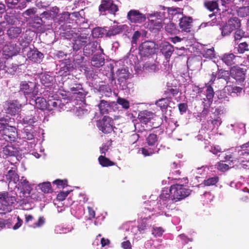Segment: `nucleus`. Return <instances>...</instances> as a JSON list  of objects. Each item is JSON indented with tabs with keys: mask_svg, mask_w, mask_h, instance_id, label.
I'll return each instance as SVG.
<instances>
[{
	"mask_svg": "<svg viewBox=\"0 0 249 249\" xmlns=\"http://www.w3.org/2000/svg\"><path fill=\"white\" fill-rule=\"evenodd\" d=\"M191 193V190L182 185L176 184L172 185L170 188L163 189L160 196L159 199L154 200L151 201L150 206L158 205L157 207L153 209L156 210V209L162 210L163 212L165 213V209H168L170 205L178 201L187 197Z\"/></svg>",
	"mask_w": 249,
	"mask_h": 249,
	"instance_id": "f257e3e1",
	"label": "nucleus"
},
{
	"mask_svg": "<svg viewBox=\"0 0 249 249\" xmlns=\"http://www.w3.org/2000/svg\"><path fill=\"white\" fill-rule=\"evenodd\" d=\"M202 111L194 114L198 122H202L201 131H212L215 128H217L222 124L221 115L225 112V108L220 106L210 109L209 104L202 103Z\"/></svg>",
	"mask_w": 249,
	"mask_h": 249,
	"instance_id": "f03ea898",
	"label": "nucleus"
},
{
	"mask_svg": "<svg viewBox=\"0 0 249 249\" xmlns=\"http://www.w3.org/2000/svg\"><path fill=\"white\" fill-rule=\"evenodd\" d=\"M44 96H48V100L42 97H38L36 93L28 101L29 104L34 107V109L49 111L55 110L58 111L64 110L65 105L68 103V99L63 97L61 94H51L43 91Z\"/></svg>",
	"mask_w": 249,
	"mask_h": 249,
	"instance_id": "7ed1b4c3",
	"label": "nucleus"
},
{
	"mask_svg": "<svg viewBox=\"0 0 249 249\" xmlns=\"http://www.w3.org/2000/svg\"><path fill=\"white\" fill-rule=\"evenodd\" d=\"M6 179L8 183V187L12 190L17 188V196L20 197H27L29 196L32 189L31 184L27 180L25 177H19L15 170H10L6 175Z\"/></svg>",
	"mask_w": 249,
	"mask_h": 249,
	"instance_id": "20e7f679",
	"label": "nucleus"
},
{
	"mask_svg": "<svg viewBox=\"0 0 249 249\" xmlns=\"http://www.w3.org/2000/svg\"><path fill=\"white\" fill-rule=\"evenodd\" d=\"M108 67L107 71L110 72L111 76V84H114L117 89L127 91L129 89V86L131 83L128 82L130 76L128 68L126 66H123L118 69L116 72V77L115 78L114 64L113 63H107Z\"/></svg>",
	"mask_w": 249,
	"mask_h": 249,
	"instance_id": "39448f33",
	"label": "nucleus"
},
{
	"mask_svg": "<svg viewBox=\"0 0 249 249\" xmlns=\"http://www.w3.org/2000/svg\"><path fill=\"white\" fill-rule=\"evenodd\" d=\"M153 198V196H151V200L148 202L149 207H145L144 210H142L139 214L140 218L138 221V226L137 227H134L132 228V232H134L135 231L138 230L140 233H144L150 229L153 224L152 220H151V216L154 215L153 214H150L151 211H154L161 214H162L164 213L163 212L162 210L158 209L157 208L156 210L153 209V207H157L158 205L156 204L155 206L151 205L150 206L151 201H152ZM146 205L148 206V204H146Z\"/></svg>",
	"mask_w": 249,
	"mask_h": 249,
	"instance_id": "423d86ee",
	"label": "nucleus"
},
{
	"mask_svg": "<svg viewBox=\"0 0 249 249\" xmlns=\"http://www.w3.org/2000/svg\"><path fill=\"white\" fill-rule=\"evenodd\" d=\"M14 121V119L8 116L0 117V142L3 140L12 143L18 138L17 128L10 123Z\"/></svg>",
	"mask_w": 249,
	"mask_h": 249,
	"instance_id": "0eeeda50",
	"label": "nucleus"
},
{
	"mask_svg": "<svg viewBox=\"0 0 249 249\" xmlns=\"http://www.w3.org/2000/svg\"><path fill=\"white\" fill-rule=\"evenodd\" d=\"M19 44L21 47V54L24 57H27V59L34 63H40L43 61L44 54L34 45H30L29 39L21 38L19 39Z\"/></svg>",
	"mask_w": 249,
	"mask_h": 249,
	"instance_id": "6e6552de",
	"label": "nucleus"
},
{
	"mask_svg": "<svg viewBox=\"0 0 249 249\" xmlns=\"http://www.w3.org/2000/svg\"><path fill=\"white\" fill-rule=\"evenodd\" d=\"M63 88L65 92L73 94L77 100L83 101L88 93L83 88L82 85L78 82L75 78H68L63 81Z\"/></svg>",
	"mask_w": 249,
	"mask_h": 249,
	"instance_id": "1a4fd4ad",
	"label": "nucleus"
},
{
	"mask_svg": "<svg viewBox=\"0 0 249 249\" xmlns=\"http://www.w3.org/2000/svg\"><path fill=\"white\" fill-rule=\"evenodd\" d=\"M16 201L15 196H9L7 192L0 193V215L8 216L14 209L13 204Z\"/></svg>",
	"mask_w": 249,
	"mask_h": 249,
	"instance_id": "9d476101",
	"label": "nucleus"
},
{
	"mask_svg": "<svg viewBox=\"0 0 249 249\" xmlns=\"http://www.w3.org/2000/svg\"><path fill=\"white\" fill-rule=\"evenodd\" d=\"M40 82L42 85L44 86V90L43 92L51 94H61L58 93L57 88V83H56L55 78L50 73H44L40 78Z\"/></svg>",
	"mask_w": 249,
	"mask_h": 249,
	"instance_id": "9b49d317",
	"label": "nucleus"
},
{
	"mask_svg": "<svg viewBox=\"0 0 249 249\" xmlns=\"http://www.w3.org/2000/svg\"><path fill=\"white\" fill-rule=\"evenodd\" d=\"M155 116V114L147 110H144L140 112L138 114V119L141 124L138 123L135 125V130L138 133H142L146 130L144 125L147 127V125L151 126V120Z\"/></svg>",
	"mask_w": 249,
	"mask_h": 249,
	"instance_id": "f8f14e48",
	"label": "nucleus"
},
{
	"mask_svg": "<svg viewBox=\"0 0 249 249\" xmlns=\"http://www.w3.org/2000/svg\"><path fill=\"white\" fill-rule=\"evenodd\" d=\"M33 81H23L19 83V90L28 98V101L38 92V88L36 80L34 79Z\"/></svg>",
	"mask_w": 249,
	"mask_h": 249,
	"instance_id": "ddd939ff",
	"label": "nucleus"
},
{
	"mask_svg": "<svg viewBox=\"0 0 249 249\" xmlns=\"http://www.w3.org/2000/svg\"><path fill=\"white\" fill-rule=\"evenodd\" d=\"M146 143L152 148H147L146 147L142 148V153L144 156H150L158 152L159 149L155 148L159 143V137L157 135L150 133L146 138Z\"/></svg>",
	"mask_w": 249,
	"mask_h": 249,
	"instance_id": "4468645a",
	"label": "nucleus"
},
{
	"mask_svg": "<svg viewBox=\"0 0 249 249\" xmlns=\"http://www.w3.org/2000/svg\"><path fill=\"white\" fill-rule=\"evenodd\" d=\"M157 47L152 41L142 42L139 47V53L141 58H147L156 53Z\"/></svg>",
	"mask_w": 249,
	"mask_h": 249,
	"instance_id": "2eb2a0df",
	"label": "nucleus"
},
{
	"mask_svg": "<svg viewBox=\"0 0 249 249\" xmlns=\"http://www.w3.org/2000/svg\"><path fill=\"white\" fill-rule=\"evenodd\" d=\"M114 121L111 117L105 115L103 118L97 122V126L99 129L105 134L115 132V129H117L114 126Z\"/></svg>",
	"mask_w": 249,
	"mask_h": 249,
	"instance_id": "dca6fc26",
	"label": "nucleus"
},
{
	"mask_svg": "<svg viewBox=\"0 0 249 249\" xmlns=\"http://www.w3.org/2000/svg\"><path fill=\"white\" fill-rule=\"evenodd\" d=\"M241 26L240 19L237 17L230 18L228 22L220 28L222 36L230 35L232 31Z\"/></svg>",
	"mask_w": 249,
	"mask_h": 249,
	"instance_id": "f3484780",
	"label": "nucleus"
},
{
	"mask_svg": "<svg viewBox=\"0 0 249 249\" xmlns=\"http://www.w3.org/2000/svg\"><path fill=\"white\" fill-rule=\"evenodd\" d=\"M11 216V215H8V216H5L6 219H1L0 220V227L1 228L7 227L10 228L13 223H15V224L13 227V229L14 230H18L19 229L23 224V220L19 217L15 215L14 216Z\"/></svg>",
	"mask_w": 249,
	"mask_h": 249,
	"instance_id": "a211bd4d",
	"label": "nucleus"
},
{
	"mask_svg": "<svg viewBox=\"0 0 249 249\" xmlns=\"http://www.w3.org/2000/svg\"><path fill=\"white\" fill-rule=\"evenodd\" d=\"M41 120L37 110L36 109H31L29 112H26L21 120L23 124H26L27 126H31L34 127L38 125L39 121Z\"/></svg>",
	"mask_w": 249,
	"mask_h": 249,
	"instance_id": "6ab92c4d",
	"label": "nucleus"
},
{
	"mask_svg": "<svg viewBox=\"0 0 249 249\" xmlns=\"http://www.w3.org/2000/svg\"><path fill=\"white\" fill-rule=\"evenodd\" d=\"M22 106L15 101L9 99L3 103L4 112L11 116H15L21 111Z\"/></svg>",
	"mask_w": 249,
	"mask_h": 249,
	"instance_id": "aec40b11",
	"label": "nucleus"
},
{
	"mask_svg": "<svg viewBox=\"0 0 249 249\" xmlns=\"http://www.w3.org/2000/svg\"><path fill=\"white\" fill-rule=\"evenodd\" d=\"M58 73L63 76L70 75V73L74 70V64L70 57L60 61Z\"/></svg>",
	"mask_w": 249,
	"mask_h": 249,
	"instance_id": "412c9836",
	"label": "nucleus"
},
{
	"mask_svg": "<svg viewBox=\"0 0 249 249\" xmlns=\"http://www.w3.org/2000/svg\"><path fill=\"white\" fill-rule=\"evenodd\" d=\"M101 81L99 84L90 83L89 86L93 88L95 92H98L102 96L109 97L112 95V90L108 85L103 84Z\"/></svg>",
	"mask_w": 249,
	"mask_h": 249,
	"instance_id": "4be33fe9",
	"label": "nucleus"
},
{
	"mask_svg": "<svg viewBox=\"0 0 249 249\" xmlns=\"http://www.w3.org/2000/svg\"><path fill=\"white\" fill-rule=\"evenodd\" d=\"M117 104L115 102H109L104 100H101L98 107L100 110V113L102 115H106L107 114L112 115L115 111V107Z\"/></svg>",
	"mask_w": 249,
	"mask_h": 249,
	"instance_id": "5701e85b",
	"label": "nucleus"
},
{
	"mask_svg": "<svg viewBox=\"0 0 249 249\" xmlns=\"http://www.w3.org/2000/svg\"><path fill=\"white\" fill-rule=\"evenodd\" d=\"M99 47H100L98 42L90 41L89 37V41L83 48V55L86 57H90L99 52Z\"/></svg>",
	"mask_w": 249,
	"mask_h": 249,
	"instance_id": "b1692460",
	"label": "nucleus"
},
{
	"mask_svg": "<svg viewBox=\"0 0 249 249\" xmlns=\"http://www.w3.org/2000/svg\"><path fill=\"white\" fill-rule=\"evenodd\" d=\"M246 71L238 66L232 67L230 70V76L235 80L238 84L243 83L245 79Z\"/></svg>",
	"mask_w": 249,
	"mask_h": 249,
	"instance_id": "393cba45",
	"label": "nucleus"
},
{
	"mask_svg": "<svg viewBox=\"0 0 249 249\" xmlns=\"http://www.w3.org/2000/svg\"><path fill=\"white\" fill-rule=\"evenodd\" d=\"M99 52L92 56L90 61L91 66L97 68L103 66L105 64V55L103 53V49L99 47Z\"/></svg>",
	"mask_w": 249,
	"mask_h": 249,
	"instance_id": "a878e982",
	"label": "nucleus"
},
{
	"mask_svg": "<svg viewBox=\"0 0 249 249\" xmlns=\"http://www.w3.org/2000/svg\"><path fill=\"white\" fill-rule=\"evenodd\" d=\"M21 47L17 44L5 45L3 48V54L7 59L21 53Z\"/></svg>",
	"mask_w": 249,
	"mask_h": 249,
	"instance_id": "bb28decb",
	"label": "nucleus"
},
{
	"mask_svg": "<svg viewBox=\"0 0 249 249\" xmlns=\"http://www.w3.org/2000/svg\"><path fill=\"white\" fill-rule=\"evenodd\" d=\"M89 41V37L84 35H79L73 38L72 41V52L81 51L83 47Z\"/></svg>",
	"mask_w": 249,
	"mask_h": 249,
	"instance_id": "cd10ccee",
	"label": "nucleus"
},
{
	"mask_svg": "<svg viewBox=\"0 0 249 249\" xmlns=\"http://www.w3.org/2000/svg\"><path fill=\"white\" fill-rule=\"evenodd\" d=\"M127 18L132 23H141L146 20L145 16L137 10H130L127 13Z\"/></svg>",
	"mask_w": 249,
	"mask_h": 249,
	"instance_id": "c85d7f7f",
	"label": "nucleus"
},
{
	"mask_svg": "<svg viewBox=\"0 0 249 249\" xmlns=\"http://www.w3.org/2000/svg\"><path fill=\"white\" fill-rule=\"evenodd\" d=\"M106 36L111 37L117 34L125 32L129 28L128 26L125 24L119 25H113L110 27H106Z\"/></svg>",
	"mask_w": 249,
	"mask_h": 249,
	"instance_id": "c756f323",
	"label": "nucleus"
},
{
	"mask_svg": "<svg viewBox=\"0 0 249 249\" xmlns=\"http://www.w3.org/2000/svg\"><path fill=\"white\" fill-rule=\"evenodd\" d=\"M35 128L31 126H26L18 133L19 139L32 140L36 136Z\"/></svg>",
	"mask_w": 249,
	"mask_h": 249,
	"instance_id": "7c9ffc66",
	"label": "nucleus"
},
{
	"mask_svg": "<svg viewBox=\"0 0 249 249\" xmlns=\"http://www.w3.org/2000/svg\"><path fill=\"white\" fill-rule=\"evenodd\" d=\"M160 52L164 56L167 62L169 61L172 54L175 52V48L168 42L161 43L160 46Z\"/></svg>",
	"mask_w": 249,
	"mask_h": 249,
	"instance_id": "2f4dec72",
	"label": "nucleus"
},
{
	"mask_svg": "<svg viewBox=\"0 0 249 249\" xmlns=\"http://www.w3.org/2000/svg\"><path fill=\"white\" fill-rule=\"evenodd\" d=\"M18 65L16 64L8 62H0V74L7 73L12 75L16 73Z\"/></svg>",
	"mask_w": 249,
	"mask_h": 249,
	"instance_id": "473e14b6",
	"label": "nucleus"
},
{
	"mask_svg": "<svg viewBox=\"0 0 249 249\" xmlns=\"http://www.w3.org/2000/svg\"><path fill=\"white\" fill-rule=\"evenodd\" d=\"M27 24L30 27L35 29H39L42 26H45V22L43 20L40 15H36L33 18H29L26 20Z\"/></svg>",
	"mask_w": 249,
	"mask_h": 249,
	"instance_id": "72a5a7b5",
	"label": "nucleus"
},
{
	"mask_svg": "<svg viewBox=\"0 0 249 249\" xmlns=\"http://www.w3.org/2000/svg\"><path fill=\"white\" fill-rule=\"evenodd\" d=\"M236 160L234 157H228L225 160H221L217 163V169L221 172L227 171L230 168L233 167Z\"/></svg>",
	"mask_w": 249,
	"mask_h": 249,
	"instance_id": "f704fd0d",
	"label": "nucleus"
},
{
	"mask_svg": "<svg viewBox=\"0 0 249 249\" xmlns=\"http://www.w3.org/2000/svg\"><path fill=\"white\" fill-rule=\"evenodd\" d=\"M22 33V29L20 27L17 26H12L10 27L7 30L6 34L10 40H14L15 39H17L18 37L20 36V38L18 39H21V38H24V39H26L25 37L23 38L22 36H20Z\"/></svg>",
	"mask_w": 249,
	"mask_h": 249,
	"instance_id": "c9c22d12",
	"label": "nucleus"
},
{
	"mask_svg": "<svg viewBox=\"0 0 249 249\" xmlns=\"http://www.w3.org/2000/svg\"><path fill=\"white\" fill-rule=\"evenodd\" d=\"M192 18L189 17H183L180 18L179 25L182 31L190 32L192 27Z\"/></svg>",
	"mask_w": 249,
	"mask_h": 249,
	"instance_id": "e433bc0d",
	"label": "nucleus"
},
{
	"mask_svg": "<svg viewBox=\"0 0 249 249\" xmlns=\"http://www.w3.org/2000/svg\"><path fill=\"white\" fill-rule=\"evenodd\" d=\"M59 12V8L56 6L53 7L49 10H46L40 14L42 18L52 19L55 18Z\"/></svg>",
	"mask_w": 249,
	"mask_h": 249,
	"instance_id": "4c0bfd02",
	"label": "nucleus"
},
{
	"mask_svg": "<svg viewBox=\"0 0 249 249\" xmlns=\"http://www.w3.org/2000/svg\"><path fill=\"white\" fill-rule=\"evenodd\" d=\"M244 144L240 145L239 146H237L235 147H231L227 150V154H226V156H231V154L235 156L237 155L238 156H244L245 155H248V153H245V148H243V146Z\"/></svg>",
	"mask_w": 249,
	"mask_h": 249,
	"instance_id": "58836bf2",
	"label": "nucleus"
},
{
	"mask_svg": "<svg viewBox=\"0 0 249 249\" xmlns=\"http://www.w3.org/2000/svg\"><path fill=\"white\" fill-rule=\"evenodd\" d=\"M171 103V98H165L159 99L156 102V105L160 107L162 112L167 114L168 108L171 107L169 106Z\"/></svg>",
	"mask_w": 249,
	"mask_h": 249,
	"instance_id": "ea45409f",
	"label": "nucleus"
},
{
	"mask_svg": "<svg viewBox=\"0 0 249 249\" xmlns=\"http://www.w3.org/2000/svg\"><path fill=\"white\" fill-rule=\"evenodd\" d=\"M11 98H13L11 99L13 101H15L17 102H18V104H20L21 106L26 102H28V98L25 96L21 91L18 90V91L13 92L11 95Z\"/></svg>",
	"mask_w": 249,
	"mask_h": 249,
	"instance_id": "a19ab883",
	"label": "nucleus"
},
{
	"mask_svg": "<svg viewBox=\"0 0 249 249\" xmlns=\"http://www.w3.org/2000/svg\"><path fill=\"white\" fill-rule=\"evenodd\" d=\"M214 92L213 88L211 86H208L206 90V98L203 99L202 103L211 106L214 97Z\"/></svg>",
	"mask_w": 249,
	"mask_h": 249,
	"instance_id": "79ce46f5",
	"label": "nucleus"
},
{
	"mask_svg": "<svg viewBox=\"0 0 249 249\" xmlns=\"http://www.w3.org/2000/svg\"><path fill=\"white\" fill-rule=\"evenodd\" d=\"M2 151L4 156H21L16 147L8 144L3 148Z\"/></svg>",
	"mask_w": 249,
	"mask_h": 249,
	"instance_id": "37998d69",
	"label": "nucleus"
},
{
	"mask_svg": "<svg viewBox=\"0 0 249 249\" xmlns=\"http://www.w3.org/2000/svg\"><path fill=\"white\" fill-rule=\"evenodd\" d=\"M72 55L73 58L71 59L72 63H74L78 65H80L82 64L85 59V57L83 56V53L82 51L79 52H72L71 53Z\"/></svg>",
	"mask_w": 249,
	"mask_h": 249,
	"instance_id": "c03bdc74",
	"label": "nucleus"
},
{
	"mask_svg": "<svg viewBox=\"0 0 249 249\" xmlns=\"http://www.w3.org/2000/svg\"><path fill=\"white\" fill-rule=\"evenodd\" d=\"M160 8L161 10L165 11L167 10V16H170V18H173V16H175L178 15L180 16H182V14L179 12L180 9L178 8H172V7H166L163 6H160Z\"/></svg>",
	"mask_w": 249,
	"mask_h": 249,
	"instance_id": "a18cd8bd",
	"label": "nucleus"
},
{
	"mask_svg": "<svg viewBox=\"0 0 249 249\" xmlns=\"http://www.w3.org/2000/svg\"><path fill=\"white\" fill-rule=\"evenodd\" d=\"M106 27H95L92 30V36L94 38H99L106 36Z\"/></svg>",
	"mask_w": 249,
	"mask_h": 249,
	"instance_id": "49530a36",
	"label": "nucleus"
},
{
	"mask_svg": "<svg viewBox=\"0 0 249 249\" xmlns=\"http://www.w3.org/2000/svg\"><path fill=\"white\" fill-rule=\"evenodd\" d=\"M112 0H102L101 4L99 6V11L101 14H106L105 12L108 11L110 5L112 4Z\"/></svg>",
	"mask_w": 249,
	"mask_h": 249,
	"instance_id": "de8ad7c7",
	"label": "nucleus"
},
{
	"mask_svg": "<svg viewBox=\"0 0 249 249\" xmlns=\"http://www.w3.org/2000/svg\"><path fill=\"white\" fill-rule=\"evenodd\" d=\"M236 56L234 53L224 54L222 57L223 61L228 66H231L235 64Z\"/></svg>",
	"mask_w": 249,
	"mask_h": 249,
	"instance_id": "09e8293b",
	"label": "nucleus"
},
{
	"mask_svg": "<svg viewBox=\"0 0 249 249\" xmlns=\"http://www.w3.org/2000/svg\"><path fill=\"white\" fill-rule=\"evenodd\" d=\"M217 80L220 79L224 80L226 84L228 83V81L230 79V72L223 69H219L218 68V73Z\"/></svg>",
	"mask_w": 249,
	"mask_h": 249,
	"instance_id": "8fccbe9b",
	"label": "nucleus"
},
{
	"mask_svg": "<svg viewBox=\"0 0 249 249\" xmlns=\"http://www.w3.org/2000/svg\"><path fill=\"white\" fill-rule=\"evenodd\" d=\"M71 213L77 219H80L84 215L85 212L83 207L82 206H78L71 209Z\"/></svg>",
	"mask_w": 249,
	"mask_h": 249,
	"instance_id": "3c124183",
	"label": "nucleus"
},
{
	"mask_svg": "<svg viewBox=\"0 0 249 249\" xmlns=\"http://www.w3.org/2000/svg\"><path fill=\"white\" fill-rule=\"evenodd\" d=\"M247 52H249V49L248 45L246 42L239 43L238 47L233 49V53L235 54L243 53Z\"/></svg>",
	"mask_w": 249,
	"mask_h": 249,
	"instance_id": "603ef678",
	"label": "nucleus"
},
{
	"mask_svg": "<svg viewBox=\"0 0 249 249\" xmlns=\"http://www.w3.org/2000/svg\"><path fill=\"white\" fill-rule=\"evenodd\" d=\"M231 129L234 130L235 132H237L239 135H242L246 133L245 125L244 124H231Z\"/></svg>",
	"mask_w": 249,
	"mask_h": 249,
	"instance_id": "864d4df0",
	"label": "nucleus"
},
{
	"mask_svg": "<svg viewBox=\"0 0 249 249\" xmlns=\"http://www.w3.org/2000/svg\"><path fill=\"white\" fill-rule=\"evenodd\" d=\"M85 74L87 78L89 80V84L90 83L92 82L94 83V81L98 77V75L96 74L92 69H88L86 70Z\"/></svg>",
	"mask_w": 249,
	"mask_h": 249,
	"instance_id": "5fc2aeb1",
	"label": "nucleus"
},
{
	"mask_svg": "<svg viewBox=\"0 0 249 249\" xmlns=\"http://www.w3.org/2000/svg\"><path fill=\"white\" fill-rule=\"evenodd\" d=\"M216 95L219 103L225 104L229 101L228 93L225 91H218L216 92Z\"/></svg>",
	"mask_w": 249,
	"mask_h": 249,
	"instance_id": "6e6d98bb",
	"label": "nucleus"
},
{
	"mask_svg": "<svg viewBox=\"0 0 249 249\" xmlns=\"http://www.w3.org/2000/svg\"><path fill=\"white\" fill-rule=\"evenodd\" d=\"M144 69L149 72H156L159 70V68L156 64L146 63L144 65Z\"/></svg>",
	"mask_w": 249,
	"mask_h": 249,
	"instance_id": "4d7b16f0",
	"label": "nucleus"
},
{
	"mask_svg": "<svg viewBox=\"0 0 249 249\" xmlns=\"http://www.w3.org/2000/svg\"><path fill=\"white\" fill-rule=\"evenodd\" d=\"M237 12L238 16L242 18L249 16V6H243L239 8Z\"/></svg>",
	"mask_w": 249,
	"mask_h": 249,
	"instance_id": "13d9d810",
	"label": "nucleus"
},
{
	"mask_svg": "<svg viewBox=\"0 0 249 249\" xmlns=\"http://www.w3.org/2000/svg\"><path fill=\"white\" fill-rule=\"evenodd\" d=\"M98 160L101 165L103 167H107L114 164L113 162L107 158L106 157H99Z\"/></svg>",
	"mask_w": 249,
	"mask_h": 249,
	"instance_id": "bf43d9fd",
	"label": "nucleus"
},
{
	"mask_svg": "<svg viewBox=\"0 0 249 249\" xmlns=\"http://www.w3.org/2000/svg\"><path fill=\"white\" fill-rule=\"evenodd\" d=\"M36 12V10L35 8H31L27 9L23 13V15L25 18V20H26L29 19V18H33L36 16V15H35Z\"/></svg>",
	"mask_w": 249,
	"mask_h": 249,
	"instance_id": "052dcab7",
	"label": "nucleus"
},
{
	"mask_svg": "<svg viewBox=\"0 0 249 249\" xmlns=\"http://www.w3.org/2000/svg\"><path fill=\"white\" fill-rule=\"evenodd\" d=\"M141 36V33L140 31H136L134 33L131 39V44L132 47L130 49V52L132 51V50L133 49V47L137 46V41Z\"/></svg>",
	"mask_w": 249,
	"mask_h": 249,
	"instance_id": "680f3d73",
	"label": "nucleus"
},
{
	"mask_svg": "<svg viewBox=\"0 0 249 249\" xmlns=\"http://www.w3.org/2000/svg\"><path fill=\"white\" fill-rule=\"evenodd\" d=\"M165 28L166 31L170 34H176L178 32L176 24L172 22L167 24Z\"/></svg>",
	"mask_w": 249,
	"mask_h": 249,
	"instance_id": "e2e57ef3",
	"label": "nucleus"
},
{
	"mask_svg": "<svg viewBox=\"0 0 249 249\" xmlns=\"http://www.w3.org/2000/svg\"><path fill=\"white\" fill-rule=\"evenodd\" d=\"M68 54L67 53H64L62 51H57L53 53V56L55 59H59V61L65 59H68ZM69 57H70L69 56Z\"/></svg>",
	"mask_w": 249,
	"mask_h": 249,
	"instance_id": "0e129e2a",
	"label": "nucleus"
},
{
	"mask_svg": "<svg viewBox=\"0 0 249 249\" xmlns=\"http://www.w3.org/2000/svg\"><path fill=\"white\" fill-rule=\"evenodd\" d=\"M38 187L44 193H49L51 192V185L50 182H43L38 184Z\"/></svg>",
	"mask_w": 249,
	"mask_h": 249,
	"instance_id": "69168bd1",
	"label": "nucleus"
},
{
	"mask_svg": "<svg viewBox=\"0 0 249 249\" xmlns=\"http://www.w3.org/2000/svg\"><path fill=\"white\" fill-rule=\"evenodd\" d=\"M117 103L125 109H127L130 107L129 102L124 98L118 97L117 100Z\"/></svg>",
	"mask_w": 249,
	"mask_h": 249,
	"instance_id": "338daca9",
	"label": "nucleus"
},
{
	"mask_svg": "<svg viewBox=\"0 0 249 249\" xmlns=\"http://www.w3.org/2000/svg\"><path fill=\"white\" fill-rule=\"evenodd\" d=\"M245 183L240 181L236 182L235 187L237 190H240L244 192H248L249 194V188L245 186Z\"/></svg>",
	"mask_w": 249,
	"mask_h": 249,
	"instance_id": "774afa93",
	"label": "nucleus"
}]
</instances>
